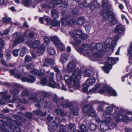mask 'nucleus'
<instances>
[{
	"instance_id": "obj_1",
	"label": "nucleus",
	"mask_w": 132,
	"mask_h": 132,
	"mask_svg": "<svg viewBox=\"0 0 132 132\" xmlns=\"http://www.w3.org/2000/svg\"><path fill=\"white\" fill-rule=\"evenodd\" d=\"M111 105V106H108L106 108V113H104L102 114V116L105 118V122L101 123V127L104 130H107L109 128L112 129L116 125V124L112 123V120L113 117L114 118L116 116L115 114V109L117 107H115L113 105Z\"/></svg>"
},
{
	"instance_id": "obj_2",
	"label": "nucleus",
	"mask_w": 132,
	"mask_h": 132,
	"mask_svg": "<svg viewBox=\"0 0 132 132\" xmlns=\"http://www.w3.org/2000/svg\"><path fill=\"white\" fill-rule=\"evenodd\" d=\"M81 77V72L77 68L74 71L70 77L67 75L64 76V79L66 85L69 87L70 92H72L73 90L71 86L72 80L73 81V87L74 89H78L80 87L79 78Z\"/></svg>"
},
{
	"instance_id": "obj_3",
	"label": "nucleus",
	"mask_w": 132,
	"mask_h": 132,
	"mask_svg": "<svg viewBox=\"0 0 132 132\" xmlns=\"http://www.w3.org/2000/svg\"><path fill=\"white\" fill-rule=\"evenodd\" d=\"M115 114L116 115L114 118L115 121L119 122H123L128 123L132 121V112L128 111L126 112L124 115H123L125 111L122 109L116 107L115 108Z\"/></svg>"
},
{
	"instance_id": "obj_4",
	"label": "nucleus",
	"mask_w": 132,
	"mask_h": 132,
	"mask_svg": "<svg viewBox=\"0 0 132 132\" xmlns=\"http://www.w3.org/2000/svg\"><path fill=\"white\" fill-rule=\"evenodd\" d=\"M69 33L75 42V43L71 41L70 42V43L75 46H78L80 44L81 42L80 38L83 39H85L88 37V35L82 33V31L80 30L70 32Z\"/></svg>"
},
{
	"instance_id": "obj_5",
	"label": "nucleus",
	"mask_w": 132,
	"mask_h": 132,
	"mask_svg": "<svg viewBox=\"0 0 132 132\" xmlns=\"http://www.w3.org/2000/svg\"><path fill=\"white\" fill-rule=\"evenodd\" d=\"M89 91L92 93H98L101 94H102L106 91L112 96H116L117 95V93L114 90L108 88L106 85H103L102 84H96L95 88L90 89Z\"/></svg>"
},
{
	"instance_id": "obj_6",
	"label": "nucleus",
	"mask_w": 132,
	"mask_h": 132,
	"mask_svg": "<svg viewBox=\"0 0 132 132\" xmlns=\"http://www.w3.org/2000/svg\"><path fill=\"white\" fill-rule=\"evenodd\" d=\"M82 112L86 114H88V117L91 116L94 117L97 122H100L101 123L102 122H105V119L104 121H101L97 117V115L95 113V111L94 110L93 107L90 104L85 105L83 109ZM101 124V123L100 125ZM100 127H101V125H100ZM100 128L101 127H100ZM101 129L102 130H103V129L101 128ZM106 131L104 130V131Z\"/></svg>"
},
{
	"instance_id": "obj_7",
	"label": "nucleus",
	"mask_w": 132,
	"mask_h": 132,
	"mask_svg": "<svg viewBox=\"0 0 132 132\" xmlns=\"http://www.w3.org/2000/svg\"><path fill=\"white\" fill-rule=\"evenodd\" d=\"M15 122L14 121H12L11 118L6 122L2 120H0V125L2 126L1 131L0 132H6V129L3 128L4 127L6 126L9 127L10 129L12 130V132H14V129L17 132H20V129L18 127H15V126L13 125V123Z\"/></svg>"
},
{
	"instance_id": "obj_8",
	"label": "nucleus",
	"mask_w": 132,
	"mask_h": 132,
	"mask_svg": "<svg viewBox=\"0 0 132 132\" xmlns=\"http://www.w3.org/2000/svg\"><path fill=\"white\" fill-rule=\"evenodd\" d=\"M101 43H92L90 45V47L91 48L92 50H98L96 52L94 53L93 54V56L95 57L99 58L102 56L104 54L105 52L104 50L101 49L104 48V46Z\"/></svg>"
},
{
	"instance_id": "obj_9",
	"label": "nucleus",
	"mask_w": 132,
	"mask_h": 132,
	"mask_svg": "<svg viewBox=\"0 0 132 132\" xmlns=\"http://www.w3.org/2000/svg\"><path fill=\"white\" fill-rule=\"evenodd\" d=\"M108 61L105 63L104 67H102V69L105 73H108L110 70L112 69V65L115 64L119 60L118 58H114L113 57H109L108 58Z\"/></svg>"
},
{
	"instance_id": "obj_10",
	"label": "nucleus",
	"mask_w": 132,
	"mask_h": 132,
	"mask_svg": "<svg viewBox=\"0 0 132 132\" xmlns=\"http://www.w3.org/2000/svg\"><path fill=\"white\" fill-rule=\"evenodd\" d=\"M115 17V13L111 11L104 13L103 14V19L104 20H108L111 25L116 24L117 22Z\"/></svg>"
},
{
	"instance_id": "obj_11",
	"label": "nucleus",
	"mask_w": 132,
	"mask_h": 132,
	"mask_svg": "<svg viewBox=\"0 0 132 132\" xmlns=\"http://www.w3.org/2000/svg\"><path fill=\"white\" fill-rule=\"evenodd\" d=\"M116 45V42L110 38L107 39L103 43L104 48L105 47L106 51L110 53L113 52L114 48Z\"/></svg>"
},
{
	"instance_id": "obj_12",
	"label": "nucleus",
	"mask_w": 132,
	"mask_h": 132,
	"mask_svg": "<svg viewBox=\"0 0 132 132\" xmlns=\"http://www.w3.org/2000/svg\"><path fill=\"white\" fill-rule=\"evenodd\" d=\"M77 51L85 56H89L91 54L92 49H90L89 46L87 45H82L81 47L77 49Z\"/></svg>"
},
{
	"instance_id": "obj_13",
	"label": "nucleus",
	"mask_w": 132,
	"mask_h": 132,
	"mask_svg": "<svg viewBox=\"0 0 132 132\" xmlns=\"http://www.w3.org/2000/svg\"><path fill=\"white\" fill-rule=\"evenodd\" d=\"M60 120L58 118H55L54 120L52 121L51 123L49 125L48 130L53 132L57 130L59 126L60 125Z\"/></svg>"
},
{
	"instance_id": "obj_14",
	"label": "nucleus",
	"mask_w": 132,
	"mask_h": 132,
	"mask_svg": "<svg viewBox=\"0 0 132 132\" xmlns=\"http://www.w3.org/2000/svg\"><path fill=\"white\" fill-rule=\"evenodd\" d=\"M13 38L15 39L13 44V46H15L17 44L24 41V37L21 36L19 33L16 32L13 35Z\"/></svg>"
},
{
	"instance_id": "obj_15",
	"label": "nucleus",
	"mask_w": 132,
	"mask_h": 132,
	"mask_svg": "<svg viewBox=\"0 0 132 132\" xmlns=\"http://www.w3.org/2000/svg\"><path fill=\"white\" fill-rule=\"evenodd\" d=\"M16 76L18 78L21 79V80L23 82H27L32 83H34L36 81L35 77L31 75L29 76L28 78L25 77H22L20 75L18 74L16 75Z\"/></svg>"
},
{
	"instance_id": "obj_16",
	"label": "nucleus",
	"mask_w": 132,
	"mask_h": 132,
	"mask_svg": "<svg viewBox=\"0 0 132 132\" xmlns=\"http://www.w3.org/2000/svg\"><path fill=\"white\" fill-rule=\"evenodd\" d=\"M96 79L93 78H90L86 80V82L88 83V85L85 84L84 85L83 88H82V91L85 92L87 91L89 85H92L94 84L95 82Z\"/></svg>"
},
{
	"instance_id": "obj_17",
	"label": "nucleus",
	"mask_w": 132,
	"mask_h": 132,
	"mask_svg": "<svg viewBox=\"0 0 132 132\" xmlns=\"http://www.w3.org/2000/svg\"><path fill=\"white\" fill-rule=\"evenodd\" d=\"M7 92V90H6L4 92H0V96H1L3 99H1V104H5L6 100L8 99L11 98V96L10 95L5 94Z\"/></svg>"
},
{
	"instance_id": "obj_18",
	"label": "nucleus",
	"mask_w": 132,
	"mask_h": 132,
	"mask_svg": "<svg viewBox=\"0 0 132 132\" xmlns=\"http://www.w3.org/2000/svg\"><path fill=\"white\" fill-rule=\"evenodd\" d=\"M45 21L47 22V25H51L54 27L58 26H60V23L59 21L56 20H51L50 18H46L45 19Z\"/></svg>"
},
{
	"instance_id": "obj_19",
	"label": "nucleus",
	"mask_w": 132,
	"mask_h": 132,
	"mask_svg": "<svg viewBox=\"0 0 132 132\" xmlns=\"http://www.w3.org/2000/svg\"><path fill=\"white\" fill-rule=\"evenodd\" d=\"M26 43L31 47L36 48L39 46L40 42L39 40H35L32 42L30 40H28L26 42Z\"/></svg>"
},
{
	"instance_id": "obj_20",
	"label": "nucleus",
	"mask_w": 132,
	"mask_h": 132,
	"mask_svg": "<svg viewBox=\"0 0 132 132\" xmlns=\"http://www.w3.org/2000/svg\"><path fill=\"white\" fill-rule=\"evenodd\" d=\"M60 103L62 107L64 108L68 107L70 109L72 108L73 107L72 104H73V103L69 102L67 99L65 100L64 98L63 100H61Z\"/></svg>"
},
{
	"instance_id": "obj_21",
	"label": "nucleus",
	"mask_w": 132,
	"mask_h": 132,
	"mask_svg": "<svg viewBox=\"0 0 132 132\" xmlns=\"http://www.w3.org/2000/svg\"><path fill=\"white\" fill-rule=\"evenodd\" d=\"M93 104H98L99 105V106L97 107V110L99 111H102L103 110V105L107 104L109 105L108 103H106L104 101H94L92 102Z\"/></svg>"
},
{
	"instance_id": "obj_22",
	"label": "nucleus",
	"mask_w": 132,
	"mask_h": 132,
	"mask_svg": "<svg viewBox=\"0 0 132 132\" xmlns=\"http://www.w3.org/2000/svg\"><path fill=\"white\" fill-rule=\"evenodd\" d=\"M100 4L98 3L96 0L93 1V3H90L88 7L91 11H93L95 8H98L99 7Z\"/></svg>"
},
{
	"instance_id": "obj_23",
	"label": "nucleus",
	"mask_w": 132,
	"mask_h": 132,
	"mask_svg": "<svg viewBox=\"0 0 132 132\" xmlns=\"http://www.w3.org/2000/svg\"><path fill=\"white\" fill-rule=\"evenodd\" d=\"M76 63L75 61L72 60L70 61L67 65V68L70 71H72L74 70L76 67Z\"/></svg>"
},
{
	"instance_id": "obj_24",
	"label": "nucleus",
	"mask_w": 132,
	"mask_h": 132,
	"mask_svg": "<svg viewBox=\"0 0 132 132\" xmlns=\"http://www.w3.org/2000/svg\"><path fill=\"white\" fill-rule=\"evenodd\" d=\"M72 105L73 107L70 109L71 110V112L74 115L77 116L78 114L79 109L78 108V105L75 103H73Z\"/></svg>"
},
{
	"instance_id": "obj_25",
	"label": "nucleus",
	"mask_w": 132,
	"mask_h": 132,
	"mask_svg": "<svg viewBox=\"0 0 132 132\" xmlns=\"http://www.w3.org/2000/svg\"><path fill=\"white\" fill-rule=\"evenodd\" d=\"M47 74V76L49 79V81L50 82V86L52 87H54L53 85L51 83L53 82L54 83V82L53 81V79L54 78V73L53 72H50V71H48L46 72Z\"/></svg>"
},
{
	"instance_id": "obj_26",
	"label": "nucleus",
	"mask_w": 132,
	"mask_h": 132,
	"mask_svg": "<svg viewBox=\"0 0 132 132\" xmlns=\"http://www.w3.org/2000/svg\"><path fill=\"white\" fill-rule=\"evenodd\" d=\"M64 99V97H62L60 99L56 95H54L53 96L52 100L53 101L56 103L58 106L61 105V100H62Z\"/></svg>"
},
{
	"instance_id": "obj_27",
	"label": "nucleus",
	"mask_w": 132,
	"mask_h": 132,
	"mask_svg": "<svg viewBox=\"0 0 132 132\" xmlns=\"http://www.w3.org/2000/svg\"><path fill=\"white\" fill-rule=\"evenodd\" d=\"M55 111V113L57 115H60V116H64L67 114V113L66 112H64L63 109H60L59 107H57V109H56Z\"/></svg>"
},
{
	"instance_id": "obj_28",
	"label": "nucleus",
	"mask_w": 132,
	"mask_h": 132,
	"mask_svg": "<svg viewBox=\"0 0 132 132\" xmlns=\"http://www.w3.org/2000/svg\"><path fill=\"white\" fill-rule=\"evenodd\" d=\"M68 55L65 53H63L61 55L60 61L63 64L66 62L68 60Z\"/></svg>"
},
{
	"instance_id": "obj_29",
	"label": "nucleus",
	"mask_w": 132,
	"mask_h": 132,
	"mask_svg": "<svg viewBox=\"0 0 132 132\" xmlns=\"http://www.w3.org/2000/svg\"><path fill=\"white\" fill-rule=\"evenodd\" d=\"M124 30V27L121 25H118L114 29V31L116 32H118L120 34L123 32Z\"/></svg>"
},
{
	"instance_id": "obj_30",
	"label": "nucleus",
	"mask_w": 132,
	"mask_h": 132,
	"mask_svg": "<svg viewBox=\"0 0 132 132\" xmlns=\"http://www.w3.org/2000/svg\"><path fill=\"white\" fill-rule=\"evenodd\" d=\"M55 64L54 61L52 59H48L45 60V63L42 66L43 67L48 66V65H52Z\"/></svg>"
},
{
	"instance_id": "obj_31",
	"label": "nucleus",
	"mask_w": 132,
	"mask_h": 132,
	"mask_svg": "<svg viewBox=\"0 0 132 132\" xmlns=\"http://www.w3.org/2000/svg\"><path fill=\"white\" fill-rule=\"evenodd\" d=\"M41 96L40 98L41 101H44L46 100V97L49 96L50 94L46 92L43 91L40 93Z\"/></svg>"
},
{
	"instance_id": "obj_32",
	"label": "nucleus",
	"mask_w": 132,
	"mask_h": 132,
	"mask_svg": "<svg viewBox=\"0 0 132 132\" xmlns=\"http://www.w3.org/2000/svg\"><path fill=\"white\" fill-rule=\"evenodd\" d=\"M50 38L51 41L56 46H57L59 42L60 41L59 38L56 36L51 37Z\"/></svg>"
},
{
	"instance_id": "obj_33",
	"label": "nucleus",
	"mask_w": 132,
	"mask_h": 132,
	"mask_svg": "<svg viewBox=\"0 0 132 132\" xmlns=\"http://www.w3.org/2000/svg\"><path fill=\"white\" fill-rule=\"evenodd\" d=\"M86 20L84 17H80L77 19V23L79 25H82L85 22Z\"/></svg>"
},
{
	"instance_id": "obj_34",
	"label": "nucleus",
	"mask_w": 132,
	"mask_h": 132,
	"mask_svg": "<svg viewBox=\"0 0 132 132\" xmlns=\"http://www.w3.org/2000/svg\"><path fill=\"white\" fill-rule=\"evenodd\" d=\"M31 72L34 75H36L38 76H42L44 74L43 72H42L41 71H38L36 69H34L31 71Z\"/></svg>"
},
{
	"instance_id": "obj_35",
	"label": "nucleus",
	"mask_w": 132,
	"mask_h": 132,
	"mask_svg": "<svg viewBox=\"0 0 132 132\" xmlns=\"http://www.w3.org/2000/svg\"><path fill=\"white\" fill-rule=\"evenodd\" d=\"M28 98V100L33 101L34 102L39 101L38 97L35 95H32Z\"/></svg>"
},
{
	"instance_id": "obj_36",
	"label": "nucleus",
	"mask_w": 132,
	"mask_h": 132,
	"mask_svg": "<svg viewBox=\"0 0 132 132\" xmlns=\"http://www.w3.org/2000/svg\"><path fill=\"white\" fill-rule=\"evenodd\" d=\"M51 15L52 18L54 19H56L59 17L57 11L55 10H53L51 11Z\"/></svg>"
},
{
	"instance_id": "obj_37",
	"label": "nucleus",
	"mask_w": 132,
	"mask_h": 132,
	"mask_svg": "<svg viewBox=\"0 0 132 132\" xmlns=\"http://www.w3.org/2000/svg\"><path fill=\"white\" fill-rule=\"evenodd\" d=\"M10 92L11 93L14 95L18 94L20 92V91L16 88L12 89Z\"/></svg>"
},
{
	"instance_id": "obj_38",
	"label": "nucleus",
	"mask_w": 132,
	"mask_h": 132,
	"mask_svg": "<svg viewBox=\"0 0 132 132\" xmlns=\"http://www.w3.org/2000/svg\"><path fill=\"white\" fill-rule=\"evenodd\" d=\"M45 50V47L42 46L38 48L37 50V53H39V54H42L44 52Z\"/></svg>"
},
{
	"instance_id": "obj_39",
	"label": "nucleus",
	"mask_w": 132,
	"mask_h": 132,
	"mask_svg": "<svg viewBox=\"0 0 132 132\" xmlns=\"http://www.w3.org/2000/svg\"><path fill=\"white\" fill-rule=\"evenodd\" d=\"M128 55L129 58L132 57V44H130L127 49Z\"/></svg>"
},
{
	"instance_id": "obj_40",
	"label": "nucleus",
	"mask_w": 132,
	"mask_h": 132,
	"mask_svg": "<svg viewBox=\"0 0 132 132\" xmlns=\"http://www.w3.org/2000/svg\"><path fill=\"white\" fill-rule=\"evenodd\" d=\"M33 112L35 114L40 115L41 116H44L46 115V113L42 112L39 110H37L35 111H34Z\"/></svg>"
},
{
	"instance_id": "obj_41",
	"label": "nucleus",
	"mask_w": 132,
	"mask_h": 132,
	"mask_svg": "<svg viewBox=\"0 0 132 132\" xmlns=\"http://www.w3.org/2000/svg\"><path fill=\"white\" fill-rule=\"evenodd\" d=\"M28 30H27L24 33V38L26 37H29L30 38H31L33 37L34 34L32 32H31L29 34H28Z\"/></svg>"
},
{
	"instance_id": "obj_42",
	"label": "nucleus",
	"mask_w": 132,
	"mask_h": 132,
	"mask_svg": "<svg viewBox=\"0 0 132 132\" xmlns=\"http://www.w3.org/2000/svg\"><path fill=\"white\" fill-rule=\"evenodd\" d=\"M29 103V102L24 98L19 99L17 103L18 104V106L20 105L19 103H22L23 104H27Z\"/></svg>"
},
{
	"instance_id": "obj_43",
	"label": "nucleus",
	"mask_w": 132,
	"mask_h": 132,
	"mask_svg": "<svg viewBox=\"0 0 132 132\" xmlns=\"http://www.w3.org/2000/svg\"><path fill=\"white\" fill-rule=\"evenodd\" d=\"M47 51L48 53L51 55H54L55 53L54 49L52 47H49L47 48Z\"/></svg>"
},
{
	"instance_id": "obj_44",
	"label": "nucleus",
	"mask_w": 132,
	"mask_h": 132,
	"mask_svg": "<svg viewBox=\"0 0 132 132\" xmlns=\"http://www.w3.org/2000/svg\"><path fill=\"white\" fill-rule=\"evenodd\" d=\"M7 15L6 14H5V17L2 18V20L5 22H11V19L7 16Z\"/></svg>"
},
{
	"instance_id": "obj_45",
	"label": "nucleus",
	"mask_w": 132,
	"mask_h": 132,
	"mask_svg": "<svg viewBox=\"0 0 132 132\" xmlns=\"http://www.w3.org/2000/svg\"><path fill=\"white\" fill-rule=\"evenodd\" d=\"M29 93L28 89H26L23 90L21 93V95L23 97H26L29 96Z\"/></svg>"
},
{
	"instance_id": "obj_46",
	"label": "nucleus",
	"mask_w": 132,
	"mask_h": 132,
	"mask_svg": "<svg viewBox=\"0 0 132 132\" xmlns=\"http://www.w3.org/2000/svg\"><path fill=\"white\" fill-rule=\"evenodd\" d=\"M91 71L88 70H86L83 72L82 75L85 77L89 76L91 73Z\"/></svg>"
},
{
	"instance_id": "obj_47",
	"label": "nucleus",
	"mask_w": 132,
	"mask_h": 132,
	"mask_svg": "<svg viewBox=\"0 0 132 132\" xmlns=\"http://www.w3.org/2000/svg\"><path fill=\"white\" fill-rule=\"evenodd\" d=\"M80 130L78 131V132H86L87 129L86 126L84 125H82L80 127Z\"/></svg>"
},
{
	"instance_id": "obj_48",
	"label": "nucleus",
	"mask_w": 132,
	"mask_h": 132,
	"mask_svg": "<svg viewBox=\"0 0 132 132\" xmlns=\"http://www.w3.org/2000/svg\"><path fill=\"white\" fill-rule=\"evenodd\" d=\"M56 46L58 47L61 50H63L65 49L64 45L60 41L57 44V45Z\"/></svg>"
},
{
	"instance_id": "obj_49",
	"label": "nucleus",
	"mask_w": 132,
	"mask_h": 132,
	"mask_svg": "<svg viewBox=\"0 0 132 132\" xmlns=\"http://www.w3.org/2000/svg\"><path fill=\"white\" fill-rule=\"evenodd\" d=\"M53 81L55 83H54L53 82L51 83L52 84V85H53L54 87H52L50 86V82L49 81V83L48 84V86H49L50 87H52L53 88H60V86L59 85L60 84H59L58 83L57 84H56L54 80H53Z\"/></svg>"
},
{
	"instance_id": "obj_50",
	"label": "nucleus",
	"mask_w": 132,
	"mask_h": 132,
	"mask_svg": "<svg viewBox=\"0 0 132 132\" xmlns=\"http://www.w3.org/2000/svg\"><path fill=\"white\" fill-rule=\"evenodd\" d=\"M48 81V80L45 78H43L41 80V84L43 86L46 85Z\"/></svg>"
},
{
	"instance_id": "obj_51",
	"label": "nucleus",
	"mask_w": 132,
	"mask_h": 132,
	"mask_svg": "<svg viewBox=\"0 0 132 132\" xmlns=\"http://www.w3.org/2000/svg\"><path fill=\"white\" fill-rule=\"evenodd\" d=\"M87 4V2L85 1H84L83 2L79 4V7L81 8H83L84 7L86 6Z\"/></svg>"
},
{
	"instance_id": "obj_52",
	"label": "nucleus",
	"mask_w": 132,
	"mask_h": 132,
	"mask_svg": "<svg viewBox=\"0 0 132 132\" xmlns=\"http://www.w3.org/2000/svg\"><path fill=\"white\" fill-rule=\"evenodd\" d=\"M68 24V22L65 18H63L62 20V24L65 26Z\"/></svg>"
},
{
	"instance_id": "obj_53",
	"label": "nucleus",
	"mask_w": 132,
	"mask_h": 132,
	"mask_svg": "<svg viewBox=\"0 0 132 132\" xmlns=\"http://www.w3.org/2000/svg\"><path fill=\"white\" fill-rule=\"evenodd\" d=\"M25 59L26 62H29L31 61L32 60V58L30 56L27 55L25 56Z\"/></svg>"
},
{
	"instance_id": "obj_54",
	"label": "nucleus",
	"mask_w": 132,
	"mask_h": 132,
	"mask_svg": "<svg viewBox=\"0 0 132 132\" xmlns=\"http://www.w3.org/2000/svg\"><path fill=\"white\" fill-rule=\"evenodd\" d=\"M51 105V103L50 101H47L45 103L44 106L45 107L48 108L50 107Z\"/></svg>"
},
{
	"instance_id": "obj_55",
	"label": "nucleus",
	"mask_w": 132,
	"mask_h": 132,
	"mask_svg": "<svg viewBox=\"0 0 132 132\" xmlns=\"http://www.w3.org/2000/svg\"><path fill=\"white\" fill-rule=\"evenodd\" d=\"M32 115L31 113L28 112H26L25 114L26 117L29 119H31L32 118Z\"/></svg>"
},
{
	"instance_id": "obj_56",
	"label": "nucleus",
	"mask_w": 132,
	"mask_h": 132,
	"mask_svg": "<svg viewBox=\"0 0 132 132\" xmlns=\"http://www.w3.org/2000/svg\"><path fill=\"white\" fill-rule=\"evenodd\" d=\"M88 127L91 130H93L96 129V126L95 125L93 124L90 125Z\"/></svg>"
},
{
	"instance_id": "obj_57",
	"label": "nucleus",
	"mask_w": 132,
	"mask_h": 132,
	"mask_svg": "<svg viewBox=\"0 0 132 132\" xmlns=\"http://www.w3.org/2000/svg\"><path fill=\"white\" fill-rule=\"evenodd\" d=\"M19 50L15 49L13 51V55L15 56H17L18 55Z\"/></svg>"
},
{
	"instance_id": "obj_58",
	"label": "nucleus",
	"mask_w": 132,
	"mask_h": 132,
	"mask_svg": "<svg viewBox=\"0 0 132 132\" xmlns=\"http://www.w3.org/2000/svg\"><path fill=\"white\" fill-rule=\"evenodd\" d=\"M85 29L87 31L89 32L90 29V26L89 24L85 25L84 26Z\"/></svg>"
},
{
	"instance_id": "obj_59",
	"label": "nucleus",
	"mask_w": 132,
	"mask_h": 132,
	"mask_svg": "<svg viewBox=\"0 0 132 132\" xmlns=\"http://www.w3.org/2000/svg\"><path fill=\"white\" fill-rule=\"evenodd\" d=\"M65 127L63 125H61L60 128V131L59 132H65Z\"/></svg>"
},
{
	"instance_id": "obj_60",
	"label": "nucleus",
	"mask_w": 132,
	"mask_h": 132,
	"mask_svg": "<svg viewBox=\"0 0 132 132\" xmlns=\"http://www.w3.org/2000/svg\"><path fill=\"white\" fill-rule=\"evenodd\" d=\"M44 40L45 43L47 44H49L50 40L47 37L45 36L44 37Z\"/></svg>"
},
{
	"instance_id": "obj_61",
	"label": "nucleus",
	"mask_w": 132,
	"mask_h": 132,
	"mask_svg": "<svg viewBox=\"0 0 132 132\" xmlns=\"http://www.w3.org/2000/svg\"><path fill=\"white\" fill-rule=\"evenodd\" d=\"M26 68L28 69L31 70L33 68V67L32 64H30L26 65Z\"/></svg>"
},
{
	"instance_id": "obj_62",
	"label": "nucleus",
	"mask_w": 132,
	"mask_h": 132,
	"mask_svg": "<svg viewBox=\"0 0 132 132\" xmlns=\"http://www.w3.org/2000/svg\"><path fill=\"white\" fill-rule=\"evenodd\" d=\"M119 34H117L115 36L114 38V40L113 41H115L116 43L117 41L119 39Z\"/></svg>"
},
{
	"instance_id": "obj_63",
	"label": "nucleus",
	"mask_w": 132,
	"mask_h": 132,
	"mask_svg": "<svg viewBox=\"0 0 132 132\" xmlns=\"http://www.w3.org/2000/svg\"><path fill=\"white\" fill-rule=\"evenodd\" d=\"M76 21L75 19H72L70 20L68 22V24L71 25L72 24L75 23Z\"/></svg>"
},
{
	"instance_id": "obj_64",
	"label": "nucleus",
	"mask_w": 132,
	"mask_h": 132,
	"mask_svg": "<svg viewBox=\"0 0 132 132\" xmlns=\"http://www.w3.org/2000/svg\"><path fill=\"white\" fill-rule=\"evenodd\" d=\"M132 130V129L129 127H126L125 129V132H130Z\"/></svg>"
}]
</instances>
